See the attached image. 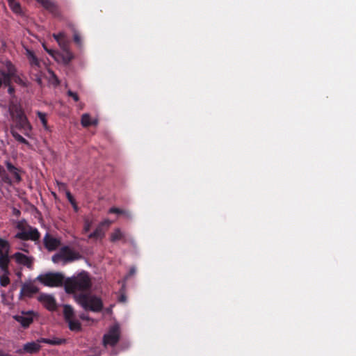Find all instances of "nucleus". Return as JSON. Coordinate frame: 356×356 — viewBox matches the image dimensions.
<instances>
[{
  "label": "nucleus",
  "instance_id": "obj_20",
  "mask_svg": "<svg viewBox=\"0 0 356 356\" xmlns=\"http://www.w3.org/2000/svg\"><path fill=\"white\" fill-rule=\"evenodd\" d=\"M63 316L65 321H70V319L74 318V311L71 305H65L63 307Z\"/></svg>",
  "mask_w": 356,
  "mask_h": 356
},
{
  "label": "nucleus",
  "instance_id": "obj_13",
  "mask_svg": "<svg viewBox=\"0 0 356 356\" xmlns=\"http://www.w3.org/2000/svg\"><path fill=\"white\" fill-rule=\"evenodd\" d=\"M38 300L43 304L44 307L49 311H54L56 309V301L54 296L48 294H40L38 297Z\"/></svg>",
  "mask_w": 356,
  "mask_h": 356
},
{
  "label": "nucleus",
  "instance_id": "obj_26",
  "mask_svg": "<svg viewBox=\"0 0 356 356\" xmlns=\"http://www.w3.org/2000/svg\"><path fill=\"white\" fill-rule=\"evenodd\" d=\"M27 57L31 66H40V61L32 51L27 50Z\"/></svg>",
  "mask_w": 356,
  "mask_h": 356
},
{
  "label": "nucleus",
  "instance_id": "obj_23",
  "mask_svg": "<svg viewBox=\"0 0 356 356\" xmlns=\"http://www.w3.org/2000/svg\"><path fill=\"white\" fill-rule=\"evenodd\" d=\"M9 249V243L6 240L0 238V257L8 254Z\"/></svg>",
  "mask_w": 356,
  "mask_h": 356
},
{
  "label": "nucleus",
  "instance_id": "obj_9",
  "mask_svg": "<svg viewBox=\"0 0 356 356\" xmlns=\"http://www.w3.org/2000/svg\"><path fill=\"white\" fill-rule=\"evenodd\" d=\"M34 315L33 311L22 312L20 314L15 315L13 318L20 323L22 327L27 328L33 323Z\"/></svg>",
  "mask_w": 356,
  "mask_h": 356
},
{
  "label": "nucleus",
  "instance_id": "obj_5",
  "mask_svg": "<svg viewBox=\"0 0 356 356\" xmlns=\"http://www.w3.org/2000/svg\"><path fill=\"white\" fill-rule=\"evenodd\" d=\"M81 258V256L78 252L65 245L62 247L57 253L52 256L51 261L55 264L63 261L65 264Z\"/></svg>",
  "mask_w": 356,
  "mask_h": 356
},
{
  "label": "nucleus",
  "instance_id": "obj_33",
  "mask_svg": "<svg viewBox=\"0 0 356 356\" xmlns=\"http://www.w3.org/2000/svg\"><path fill=\"white\" fill-rule=\"evenodd\" d=\"M74 58L73 54L70 51H65L63 55V61L65 64H69Z\"/></svg>",
  "mask_w": 356,
  "mask_h": 356
},
{
  "label": "nucleus",
  "instance_id": "obj_44",
  "mask_svg": "<svg viewBox=\"0 0 356 356\" xmlns=\"http://www.w3.org/2000/svg\"><path fill=\"white\" fill-rule=\"evenodd\" d=\"M136 273V269L134 268H131L129 270V275H133Z\"/></svg>",
  "mask_w": 356,
  "mask_h": 356
},
{
  "label": "nucleus",
  "instance_id": "obj_15",
  "mask_svg": "<svg viewBox=\"0 0 356 356\" xmlns=\"http://www.w3.org/2000/svg\"><path fill=\"white\" fill-rule=\"evenodd\" d=\"M110 241L112 243H115L118 241H122L124 243H126L129 241V238H127L126 234L122 232V230L120 228H116L111 234Z\"/></svg>",
  "mask_w": 356,
  "mask_h": 356
},
{
  "label": "nucleus",
  "instance_id": "obj_17",
  "mask_svg": "<svg viewBox=\"0 0 356 356\" xmlns=\"http://www.w3.org/2000/svg\"><path fill=\"white\" fill-rule=\"evenodd\" d=\"M38 291V288L32 284H24L21 289L20 295L31 297Z\"/></svg>",
  "mask_w": 356,
  "mask_h": 356
},
{
  "label": "nucleus",
  "instance_id": "obj_24",
  "mask_svg": "<svg viewBox=\"0 0 356 356\" xmlns=\"http://www.w3.org/2000/svg\"><path fill=\"white\" fill-rule=\"evenodd\" d=\"M0 178L3 183L12 185V179L9 177L4 168L1 165H0Z\"/></svg>",
  "mask_w": 356,
  "mask_h": 356
},
{
  "label": "nucleus",
  "instance_id": "obj_37",
  "mask_svg": "<svg viewBox=\"0 0 356 356\" xmlns=\"http://www.w3.org/2000/svg\"><path fill=\"white\" fill-rule=\"evenodd\" d=\"M91 222L88 220H85L84 221V225H83V232L87 233L90 231L91 227Z\"/></svg>",
  "mask_w": 356,
  "mask_h": 356
},
{
  "label": "nucleus",
  "instance_id": "obj_19",
  "mask_svg": "<svg viewBox=\"0 0 356 356\" xmlns=\"http://www.w3.org/2000/svg\"><path fill=\"white\" fill-rule=\"evenodd\" d=\"M39 343H47L52 346H59L66 342L65 339L54 337L53 339L40 338L38 340Z\"/></svg>",
  "mask_w": 356,
  "mask_h": 356
},
{
  "label": "nucleus",
  "instance_id": "obj_46",
  "mask_svg": "<svg viewBox=\"0 0 356 356\" xmlns=\"http://www.w3.org/2000/svg\"><path fill=\"white\" fill-rule=\"evenodd\" d=\"M4 352L3 350L0 349V356H2L3 355Z\"/></svg>",
  "mask_w": 356,
  "mask_h": 356
},
{
  "label": "nucleus",
  "instance_id": "obj_39",
  "mask_svg": "<svg viewBox=\"0 0 356 356\" xmlns=\"http://www.w3.org/2000/svg\"><path fill=\"white\" fill-rule=\"evenodd\" d=\"M67 95L69 97H71L73 98V99L75 101V102H78L79 100V97L77 95V93L74 92H72V90H68L67 91Z\"/></svg>",
  "mask_w": 356,
  "mask_h": 356
},
{
  "label": "nucleus",
  "instance_id": "obj_12",
  "mask_svg": "<svg viewBox=\"0 0 356 356\" xmlns=\"http://www.w3.org/2000/svg\"><path fill=\"white\" fill-rule=\"evenodd\" d=\"M43 243L45 248L49 252L56 250L60 245V240L52 236L49 233L44 236Z\"/></svg>",
  "mask_w": 356,
  "mask_h": 356
},
{
  "label": "nucleus",
  "instance_id": "obj_1",
  "mask_svg": "<svg viewBox=\"0 0 356 356\" xmlns=\"http://www.w3.org/2000/svg\"><path fill=\"white\" fill-rule=\"evenodd\" d=\"M65 292L68 294L88 293L92 287L91 279L88 273L83 271L76 276L65 280L64 283Z\"/></svg>",
  "mask_w": 356,
  "mask_h": 356
},
{
  "label": "nucleus",
  "instance_id": "obj_2",
  "mask_svg": "<svg viewBox=\"0 0 356 356\" xmlns=\"http://www.w3.org/2000/svg\"><path fill=\"white\" fill-rule=\"evenodd\" d=\"M5 67L6 71L0 70V88L2 86L8 87V92L12 95L15 93V88L12 86V81L20 86H25V83L18 74L16 67L11 61L6 60Z\"/></svg>",
  "mask_w": 356,
  "mask_h": 356
},
{
  "label": "nucleus",
  "instance_id": "obj_45",
  "mask_svg": "<svg viewBox=\"0 0 356 356\" xmlns=\"http://www.w3.org/2000/svg\"><path fill=\"white\" fill-rule=\"evenodd\" d=\"M125 299H126V298H125V296H122L120 297V301H125Z\"/></svg>",
  "mask_w": 356,
  "mask_h": 356
},
{
  "label": "nucleus",
  "instance_id": "obj_4",
  "mask_svg": "<svg viewBox=\"0 0 356 356\" xmlns=\"http://www.w3.org/2000/svg\"><path fill=\"white\" fill-rule=\"evenodd\" d=\"M74 298L76 302L86 311L99 312L103 309L104 305L102 299L89 292L76 294Z\"/></svg>",
  "mask_w": 356,
  "mask_h": 356
},
{
  "label": "nucleus",
  "instance_id": "obj_22",
  "mask_svg": "<svg viewBox=\"0 0 356 356\" xmlns=\"http://www.w3.org/2000/svg\"><path fill=\"white\" fill-rule=\"evenodd\" d=\"M104 236V232L103 230L102 226L99 225L98 226L95 230L90 233L88 235V238L90 239H98V238H102Z\"/></svg>",
  "mask_w": 356,
  "mask_h": 356
},
{
  "label": "nucleus",
  "instance_id": "obj_3",
  "mask_svg": "<svg viewBox=\"0 0 356 356\" xmlns=\"http://www.w3.org/2000/svg\"><path fill=\"white\" fill-rule=\"evenodd\" d=\"M8 111L16 127L22 130L25 136H29L32 131V126L25 115L22 105L19 103L11 102L9 104Z\"/></svg>",
  "mask_w": 356,
  "mask_h": 356
},
{
  "label": "nucleus",
  "instance_id": "obj_35",
  "mask_svg": "<svg viewBox=\"0 0 356 356\" xmlns=\"http://www.w3.org/2000/svg\"><path fill=\"white\" fill-rule=\"evenodd\" d=\"M53 37L55 38V40L58 42V43L59 44V45H62V43L63 42L64 40H65V35L64 33L63 32H60L58 33V34H54L53 35Z\"/></svg>",
  "mask_w": 356,
  "mask_h": 356
},
{
  "label": "nucleus",
  "instance_id": "obj_47",
  "mask_svg": "<svg viewBox=\"0 0 356 356\" xmlns=\"http://www.w3.org/2000/svg\"><path fill=\"white\" fill-rule=\"evenodd\" d=\"M2 356H12L10 354H8V353H4L3 355Z\"/></svg>",
  "mask_w": 356,
  "mask_h": 356
},
{
  "label": "nucleus",
  "instance_id": "obj_42",
  "mask_svg": "<svg viewBox=\"0 0 356 356\" xmlns=\"http://www.w3.org/2000/svg\"><path fill=\"white\" fill-rule=\"evenodd\" d=\"M35 81L38 83V85L42 86V78L40 76H36Z\"/></svg>",
  "mask_w": 356,
  "mask_h": 356
},
{
  "label": "nucleus",
  "instance_id": "obj_48",
  "mask_svg": "<svg viewBox=\"0 0 356 356\" xmlns=\"http://www.w3.org/2000/svg\"><path fill=\"white\" fill-rule=\"evenodd\" d=\"M17 353H22V350H17Z\"/></svg>",
  "mask_w": 356,
  "mask_h": 356
},
{
  "label": "nucleus",
  "instance_id": "obj_43",
  "mask_svg": "<svg viewBox=\"0 0 356 356\" xmlns=\"http://www.w3.org/2000/svg\"><path fill=\"white\" fill-rule=\"evenodd\" d=\"M79 317L82 320H86V321L89 320V317L87 315H86L85 314H80Z\"/></svg>",
  "mask_w": 356,
  "mask_h": 356
},
{
  "label": "nucleus",
  "instance_id": "obj_6",
  "mask_svg": "<svg viewBox=\"0 0 356 356\" xmlns=\"http://www.w3.org/2000/svg\"><path fill=\"white\" fill-rule=\"evenodd\" d=\"M121 337L120 327L118 323L110 326L108 331L103 335L102 346L107 348L108 347H115L120 341Z\"/></svg>",
  "mask_w": 356,
  "mask_h": 356
},
{
  "label": "nucleus",
  "instance_id": "obj_40",
  "mask_svg": "<svg viewBox=\"0 0 356 356\" xmlns=\"http://www.w3.org/2000/svg\"><path fill=\"white\" fill-rule=\"evenodd\" d=\"M49 72L51 75V77L55 80L56 85H58L60 82L55 73L53 71H49Z\"/></svg>",
  "mask_w": 356,
  "mask_h": 356
},
{
  "label": "nucleus",
  "instance_id": "obj_29",
  "mask_svg": "<svg viewBox=\"0 0 356 356\" xmlns=\"http://www.w3.org/2000/svg\"><path fill=\"white\" fill-rule=\"evenodd\" d=\"M36 115H37V117L41 121V122L42 124V126H43V128L45 130L49 131V127L48 124H47V115H46V113H42L41 111H37L36 112Z\"/></svg>",
  "mask_w": 356,
  "mask_h": 356
},
{
  "label": "nucleus",
  "instance_id": "obj_7",
  "mask_svg": "<svg viewBox=\"0 0 356 356\" xmlns=\"http://www.w3.org/2000/svg\"><path fill=\"white\" fill-rule=\"evenodd\" d=\"M37 280L47 286H60L65 283L64 275L60 273H48L40 275Z\"/></svg>",
  "mask_w": 356,
  "mask_h": 356
},
{
  "label": "nucleus",
  "instance_id": "obj_30",
  "mask_svg": "<svg viewBox=\"0 0 356 356\" xmlns=\"http://www.w3.org/2000/svg\"><path fill=\"white\" fill-rule=\"evenodd\" d=\"M8 5L10 8V9L15 13H20L22 10H21V6L19 4V3L15 1V0H10L8 1Z\"/></svg>",
  "mask_w": 356,
  "mask_h": 356
},
{
  "label": "nucleus",
  "instance_id": "obj_18",
  "mask_svg": "<svg viewBox=\"0 0 356 356\" xmlns=\"http://www.w3.org/2000/svg\"><path fill=\"white\" fill-rule=\"evenodd\" d=\"M40 343L32 341L29 343H26L23 346V351L27 353L30 354H34L38 353L40 349L41 346L39 344Z\"/></svg>",
  "mask_w": 356,
  "mask_h": 356
},
{
  "label": "nucleus",
  "instance_id": "obj_38",
  "mask_svg": "<svg viewBox=\"0 0 356 356\" xmlns=\"http://www.w3.org/2000/svg\"><path fill=\"white\" fill-rule=\"evenodd\" d=\"M56 183H57V186L58 187V189L60 191H65V193H67V191H69L67 190V187L66 184L63 183V182H60V181H56Z\"/></svg>",
  "mask_w": 356,
  "mask_h": 356
},
{
  "label": "nucleus",
  "instance_id": "obj_34",
  "mask_svg": "<svg viewBox=\"0 0 356 356\" xmlns=\"http://www.w3.org/2000/svg\"><path fill=\"white\" fill-rule=\"evenodd\" d=\"M66 197H67V199L68 200V201L70 202V203L73 207L74 210L75 211H78L79 207L76 204L75 199L74 198V197L72 196V195L71 194V193L70 191H67Z\"/></svg>",
  "mask_w": 356,
  "mask_h": 356
},
{
  "label": "nucleus",
  "instance_id": "obj_14",
  "mask_svg": "<svg viewBox=\"0 0 356 356\" xmlns=\"http://www.w3.org/2000/svg\"><path fill=\"white\" fill-rule=\"evenodd\" d=\"M5 165L6 166L7 170L13 177L15 182L19 184L22 181V177L19 173L21 170L13 165L12 163L9 161H6Z\"/></svg>",
  "mask_w": 356,
  "mask_h": 356
},
{
  "label": "nucleus",
  "instance_id": "obj_31",
  "mask_svg": "<svg viewBox=\"0 0 356 356\" xmlns=\"http://www.w3.org/2000/svg\"><path fill=\"white\" fill-rule=\"evenodd\" d=\"M81 122L82 126L84 127H88L92 124V122L90 120V116L88 113H84L82 115Z\"/></svg>",
  "mask_w": 356,
  "mask_h": 356
},
{
  "label": "nucleus",
  "instance_id": "obj_36",
  "mask_svg": "<svg viewBox=\"0 0 356 356\" xmlns=\"http://www.w3.org/2000/svg\"><path fill=\"white\" fill-rule=\"evenodd\" d=\"M73 39H74V42L78 46H81V45L82 42H81V36H80L79 33L77 31H74Z\"/></svg>",
  "mask_w": 356,
  "mask_h": 356
},
{
  "label": "nucleus",
  "instance_id": "obj_25",
  "mask_svg": "<svg viewBox=\"0 0 356 356\" xmlns=\"http://www.w3.org/2000/svg\"><path fill=\"white\" fill-rule=\"evenodd\" d=\"M110 213H117V214H121L123 215L127 218H131V213L128 210L121 209L116 207H111L109 209Z\"/></svg>",
  "mask_w": 356,
  "mask_h": 356
},
{
  "label": "nucleus",
  "instance_id": "obj_21",
  "mask_svg": "<svg viewBox=\"0 0 356 356\" xmlns=\"http://www.w3.org/2000/svg\"><path fill=\"white\" fill-rule=\"evenodd\" d=\"M65 322L68 323V327L71 331L79 332L81 330V323L74 318L70 319V321H67Z\"/></svg>",
  "mask_w": 356,
  "mask_h": 356
},
{
  "label": "nucleus",
  "instance_id": "obj_28",
  "mask_svg": "<svg viewBox=\"0 0 356 356\" xmlns=\"http://www.w3.org/2000/svg\"><path fill=\"white\" fill-rule=\"evenodd\" d=\"M9 257L8 254L0 257V268L1 271L8 270V264H9Z\"/></svg>",
  "mask_w": 356,
  "mask_h": 356
},
{
  "label": "nucleus",
  "instance_id": "obj_11",
  "mask_svg": "<svg viewBox=\"0 0 356 356\" xmlns=\"http://www.w3.org/2000/svg\"><path fill=\"white\" fill-rule=\"evenodd\" d=\"M36 1L54 17H58L61 16L59 8L54 1L51 0H36Z\"/></svg>",
  "mask_w": 356,
  "mask_h": 356
},
{
  "label": "nucleus",
  "instance_id": "obj_32",
  "mask_svg": "<svg viewBox=\"0 0 356 356\" xmlns=\"http://www.w3.org/2000/svg\"><path fill=\"white\" fill-rule=\"evenodd\" d=\"M11 134L14 138L19 143L29 145V141L16 131H12Z\"/></svg>",
  "mask_w": 356,
  "mask_h": 356
},
{
  "label": "nucleus",
  "instance_id": "obj_41",
  "mask_svg": "<svg viewBox=\"0 0 356 356\" xmlns=\"http://www.w3.org/2000/svg\"><path fill=\"white\" fill-rule=\"evenodd\" d=\"M43 47L44 49H45V51L51 56H53L54 55V50H51V49H49L46 47V46L44 44H43Z\"/></svg>",
  "mask_w": 356,
  "mask_h": 356
},
{
  "label": "nucleus",
  "instance_id": "obj_16",
  "mask_svg": "<svg viewBox=\"0 0 356 356\" xmlns=\"http://www.w3.org/2000/svg\"><path fill=\"white\" fill-rule=\"evenodd\" d=\"M13 257L15 258L16 261L19 264L24 265L27 267H31L32 266V259L21 252L15 253Z\"/></svg>",
  "mask_w": 356,
  "mask_h": 356
},
{
  "label": "nucleus",
  "instance_id": "obj_27",
  "mask_svg": "<svg viewBox=\"0 0 356 356\" xmlns=\"http://www.w3.org/2000/svg\"><path fill=\"white\" fill-rule=\"evenodd\" d=\"M9 270L2 271V274L0 275V284L2 286H6L10 284V278L8 277Z\"/></svg>",
  "mask_w": 356,
  "mask_h": 356
},
{
  "label": "nucleus",
  "instance_id": "obj_8",
  "mask_svg": "<svg viewBox=\"0 0 356 356\" xmlns=\"http://www.w3.org/2000/svg\"><path fill=\"white\" fill-rule=\"evenodd\" d=\"M15 237L23 241H38L40 238V233L37 228L28 226L26 229L17 233Z\"/></svg>",
  "mask_w": 356,
  "mask_h": 356
},
{
  "label": "nucleus",
  "instance_id": "obj_10",
  "mask_svg": "<svg viewBox=\"0 0 356 356\" xmlns=\"http://www.w3.org/2000/svg\"><path fill=\"white\" fill-rule=\"evenodd\" d=\"M36 1L54 17H58L61 16L59 8L54 1L51 0H36Z\"/></svg>",
  "mask_w": 356,
  "mask_h": 356
}]
</instances>
